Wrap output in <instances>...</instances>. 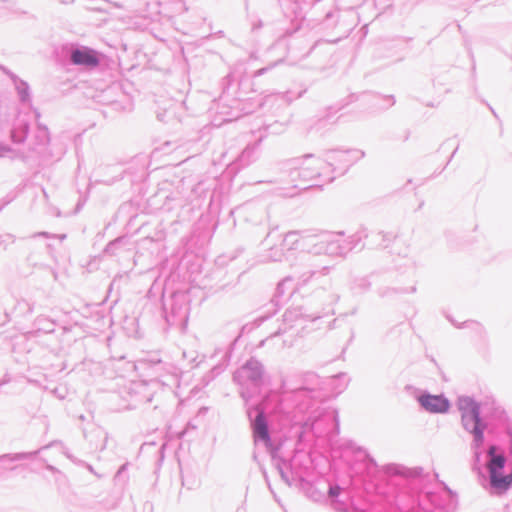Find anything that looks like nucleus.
Returning <instances> with one entry per match:
<instances>
[{
  "label": "nucleus",
  "instance_id": "nucleus-1",
  "mask_svg": "<svg viewBox=\"0 0 512 512\" xmlns=\"http://www.w3.org/2000/svg\"><path fill=\"white\" fill-rule=\"evenodd\" d=\"M457 407L461 412L464 427L474 435L478 445H481L485 426L480 422L479 405L472 398L462 396L457 401Z\"/></svg>",
  "mask_w": 512,
  "mask_h": 512
},
{
  "label": "nucleus",
  "instance_id": "nucleus-2",
  "mask_svg": "<svg viewBox=\"0 0 512 512\" xmlns=\"http://www.w3.org/2000/svg\"><path fill=\"white\" fill-rule=\"evenodd\" d=\"M418 401L431 413H445L450 407L449 401L442 395H422L418 398Z\"/></svg>",
  "mask_w": 512,
  "mask_h": 512
},
{
  "label": "nucleus",
  "instance_id": "nucleus-3",
  "mask_svg": "<svg viewBox=\"0 0 512 512\" xmlns=\"http://www.w3.org/2000/svg\"><path fill=\"white\" fill-rule=\"evenodd\" d=\"M72 61L77 65L95 67L98 65V58L93 50H76L72 53Z\"/></svg>",
  "mask_w": 512,
  "mask_h": 512
},
{
  "label": "nucleus",
  "instance_id": "nucleus-4",
  "mask_svg": "<svg viewBox=\"0 0 512 512\" xmlns=\"http://www.w3.org/2000/svg\"><path fill=\"white\" fill-rule=\"evenodd\" d=\"M496 480L493 474H490L491 486L498 492L503 493L512 485V474L502 475L501 471H496Z\"/></svg>",
  "mask_w": 512,
  "mask_h": 512
},
{
  "label": "nucleus",
  "instance_id": "nucleus-5",
  "mask_svg": "<svg viewBox=\"0 0 512 512\" xmlns=\"http://www.w3.org/2000/svg\"><path fill=\"white\" fill-rule=\"evenodd\" d=\"M254 432L264 441L269 440L268 428L263 413H260L255 419Z\"/></svg>",
  "mask_w": 512,
  "mask_h": 512
},
{
  "label": "nucleus",
  "instance_id": "nucleus-6",
  "mask_svg": "<svg viewBox=\"0 0 512 512\" xmlns=\"http://www.w3.org/2000/svg\"><path fill=\"white\" fill-rule=\"evenodd\" d=\"M505 465V457L498 455L497 457L491 458L488 463L489 474H493V478L496 480V471H502Z\"/></svg>",
  "mask_w": 512,
  "mask_h": 512
},
{
  "label": "nucleus",
  "instance_id": "nucleus-7",
  "mask_svg": "<svg viewBox=\"0 0 512 512\" xmlns=\"http://www.w3.org/2000/svg\"><path fill=\"white\" fill-rule=\"evenodd\" d=\"M488 454L490 456V459L491 458H494V457H497L498 455H496V447L495 446H491L488 450Z\"/></svg>",
  "mask_w": 512,
  "mask_h": 512
},
{
  "label": "nucleus",
  "instance_id": "nucleus-8",
  "mask_svg": "<svg viewBox=\"0 0 512 512\" xmlns=\"http://www.w3.org/2000/svg\"><path fill=\"white\" fill-rule=\"evenodd\" d=\"M339 491H340V489H339L338 487H336V488H331V489H330V491H329V493H330V495H332V496H336V495H338V494H339Z\"/></svg>",
  "mask_w": 512,
  "mask_h": 512
}]
</instances>
